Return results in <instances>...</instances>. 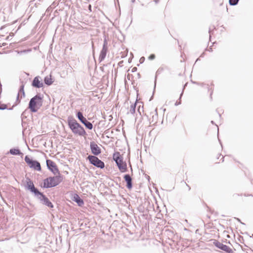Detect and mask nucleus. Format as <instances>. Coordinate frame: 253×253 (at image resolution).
Segmentation results:
<instances>
[{
    "label": "nucleus",
    "mask_w": 253,
    "mask_h": 253,
    "mask_svg": "<svg viewBox=\"0 0 253 253\" xmlns=\"http://www.w3.org/2000/svg\"><path fill=\"white\" fill-rule=\"evenodd\" d=\"M90 147L91 153L94 156H97L101 153V149L98 145L93 141L90 143Z\"/></svg>",
    "instance_id": "11"
},
{
    "label": "nucleus",
    "mask_w": 253,
    "mask_h": 253,
    "mask_svg": "<svg viewBox=\"0 0 253 253\" xmlns=\"http://www.w3.org/2000/svg\"><path fill=\"white\" fill-rule=\"evenodd\" d=\"M25 187L26 189L34 194L35 197L38 199L41 204L50 208H53V205L48 198L35 187L33 181L29 177H26Z\"/></svg>",
    "instance_id": "1"
},
{
    "label": "nucleus",
    "mask_w": 253,
    "mask_h": 253,
    "mask_svg": "<svg viewBox=\"0 0 253 253\" xmlns=\"http://www.w3.org/2000/svg\"><path fill=\"white\" fill-rule=\"evenodd\" d=\"M46 166L49 170H50L54 175L60 174L56 164L51 160H46Z\"/></svg>",
    "instance_id": "9"
},
{
    "label": "nucleus",
    "mask_w": 253,
    "mask_h": 253,
    "mask_svg": "<svg viewBox=\"0 0 253 253\" xmlns=\"http://www.w3.org/2000/svg\"><path fill=\"white\" fill-rule=\"evenodd\" d=\"M41 78L39 76L35 77L32 83V85L36 88L42 87L43 85V83L40 80Z\"/></svg>",
    "instance_id": "12"
},
{
    "label": "nucleus",
    "mask_w": 253,
    "mask_h": 253,
    "mask_svg": "<svg viewBox=\"0 0 253 253\" xmlns=\"http://www.w3.org/2000/svg\"><path fill=\"white\" fill-rule=\"evenodd\" d=\"M237 220H238L239 221H240V219H239V218H237Z\"/></svg>",
    "instance_id": "36"
},
{
    "label": "nucleus",
    "mask_w": 253,
    "mask_h": 253,
    "mask_svg": "<svg viewBox=\"0 0 253 253\" xmlns=\"http://www.w3.org/2000/svg\"><path fill=\"white\" fill-rule=\"evenodd\" d=\"M211 29H210V30H209V33H210V35H211Z\"/></svg>",
    "instance_id": "31"
},
{
    "label": "nucleus",
    "mask_w": 253,
    "mask_h": 253,
    "mask_svg": "<svg viewBox=\"0 0 253 253\" xmlns=\"http://www.w3.org/2000/svg\"><path fill=\"white\" fill-rule=\"evenodd\" d=\"M19 93H18L17 94V97H16V102H15V105L18 104L20 102V100L19 99Z\"/></svg>",
    "instance_id": "26"
},
{
    "label": "nucleus",
    "mask_w": 253,
    "mask_h": 253,
    "mask_svg": "<svg viewBox=\"0 0 253 253\" xmlns=\"http://www.w3.org/2000/svg\"><path fill=\"white\" fill-rule=\"evenodd\" d=\"M24 88V84L23 83H22V84L20 86L19 91L18 93H19V95H20V94H21V98H22V97H25V94Z\"/></svg>",
    "instance_id": "17"
},
{
    "label": "nucleus",
    "mask_w": 253,
    "mask_h": 253,
    "mask_svg": "<svg viewBox=\"0 0 253 253\" xmlns=\"http://www.w3.org/2000/svg\"><path fill=\"white\" fill-rule=\"evenodd\" d=\"M222 250L225 252L226 253H232V249L226 245Z\"/></svg>",
    "instance_id": "22"
},
{
    "label": "nucleus",
    "mask_w": 253,
    "mask_h": 253,
    "mask_svg": "<svg viewBox=\"0 0 253 253\" xmlns=\"http://www.w3.org/2000/svg\"><path fill=\"white\" fill-rule=\"evenodd\" d=\"M7 108V106L6 104H2L0 102V110H3L6 109Z\"/></svg>",
    "instance_id": "25"
},
{
    "label": "nucleus",
    "mask_w": 253,
    "mask_h": 253,
    "mask_svg": "<svg viewBox=\"0 0 253 253\" xmlns=\"http://www.w3.org/2000/svg\"><path fill=\"white\" fill-rule=\"evenodd\" d=\"M145 61V58L144 57H141L139 60L140 63H142Z\"/></svg>",
    "instance_id": "28"
},
{
    "label": "nucleus",
    "mask_w": 253,
    "mask_h": 253,
    "mask_svg": "<svg viewBox=\"0 0 253 253\" xmlns=\"http://www.w3.org/2000/svg\"><path fill=\"white\" fill-rule=\"evenodd\" d=\"M158 2V0H155V2L157 3Z\"/></svg>",
    "instance_id": "35"
},
{
    "label": "nucleus",
    "mask_w": 253,
    "mask_h": 253,
    "mask_svg": "<svg viewBox=\"0 0 253 253\" xmlns=\"http://www.w3.org/2000/svg\"><path fill=\"white\" fill-rule=\"evenodd\" d=\"M76 116L80 120V121L82 124H83L87 128L90 130L92 129V124L86 120V119L83 116V114L81 112H78L76 114Z\"/></svg>",
    "instance_id": "8"
},
{
    "label": "nucleus",
    "mask_w": 253,
    "mask_h": 253,
    "mask_svg": "<svg viewBox=\"0 0 253 253\" xmlns=\"http://www.w3.org/2000/svg\"><path fill=\"white\" fill-rule=\"evenodd\" d=\"M211 123L212 124H214V122H213V121H211Z\"/></svg>",
    "instance_id": "32"
},
{
    "label": "nucleus",
    "mask_w": 253,
    "mask_h": 253,
    "mask_svg": "<svg viewBox=\"0 0 253 253\" xmlns=\"http://www.w3.org/2000/svg\"><path fill=\"white\" fill-rule=\"evenodd\" d=\"M43 97L40 94H37L32 97L29 102L28 108L33 113H36L42 106Z\"/></svg>",
    "instance_id": "3"
},
{
    "label": "nucleus",
    "mask_w": 253,
    "mask_h": 253,
    "mask_svg": "<svg viewBox=\"0 0 253 253\" xmlns=\"http://www.w3.org/2000/svg\"><path fill=\"white\" fill-rule=\"evenodd\" d=\"M164 70V67H160L157 71L156 75V76H155V87L156 86V79H157V75L161 74L163 72Z\"/></svg>",
    "instance_id": "21"
},
{
    "label": "nucleus",
    "mask_w": 253,
    "mask_h": 253,
    "mask_svg": "<svg viewBox=\"0 0 253 253\" xmlns=\"http://www.w3.org/2000/svg\"><path fill=\"white\" fill-rule=\"evenodd\" d=\"M239 0H229V3L230 5H236L238 4Z\"/></svg>",
    "instance_id": "23"
},
{
    "label": "nucleus",
    "mask_w": 253,
    "mask_h": 253,
    "mask_svg": "<svg viewBox=\"0 0 253 253\" xmlns=\"http://www.w3.org/2000/svg\"><path fill=\"white\" fill-rule=\"evenodd\" d=\"M44 83L48 85H50L53 83L52 79L48 76H46L44 78Z\"/></svg>",
    "instance_id": "20"
},
{
    "label": "nucleus",
    "mask_w": 253,
    "mask_h": 253,
    "mask_svg": "<svg viewBox=\"0 0 253 253\" xmlns=\"http://www.w3.org/2000/svg\"><path fill=\"white\" fill-rule=\"evenodd\" d=\"M9 153L12 155H23V153L18 148H12L9 150Z\"/></svg>",
    "instance_id": "16"
},
{
    "label": "nucleus",
    "mask_w": 253,
    "mask_h": 253,
    "mask_svg": "<svg viewBox=\"0 0 253 253\" xmlns=\"http://www.w3.org/2000/svg\"><path fill=\"white\" fill-rule=\"evenodd\" d=\"M219 116L220 117H221V115L219 113Z\"/></svg>",
    "instance_id": "37"
},
{
    "label": "nucleus",
    "mask_w": 253,
    "mask_h": 253,
    "mask_svg": "<svg viewBox=\"0 0 253 253\" xmlns=\"http://www.w3.org/2000/svg\"><path fill=\"white\" fill-rule=\"evenodd\" d=\"M155 58V55L153 54H151L149 56V59L150 60H153Z\"/></svg>",
    "instance_id": "27"
},
{
    "label": "nucleus",
    "mask_w": 253,
    "mask_h": 253,
    "mask_svg": "<svg viewBox=\"0 0 253 253\" xmlns=\"http://www.w3.org/2000/svg\"><path fill=\"white\" fill-rule=\"evenodd\" d=\"M135 1V0H131L132 2H133V3Z\"/></svg>",
    "instance_id": "34"
},
{
    "label": "nucleus",
    "mask_w": 253,
    "mask_h": 253,
    "mask_svg": "<svg viewBox=\"0 0 253 253\" xmlns=\"http://www.w3.org/2000/svg\"><path fill=\"white\" fill-rule=\"evenodd\" d=\"M62 177L61 174H58L55 176H50L43 181V187L49 188L54 187L58 185L62 181Z\"/></svg>",
    "instance_id": "4"
},
{
    "label": "nucleus",
    "mask_w": 253,
    "mask_h": 253,
    "mask_svg": "<svg viewBox=\"0 0 253 253\" xmlns=\"http://www.w3.org/2000/svg\"><path fill=\"white\" fill-rule=\"evenodd\" d=\"M124 178L126 183V187L128 189H130L132 187V178L129 174H126L124 175Z\"/></svg>",
    "instance_id": "13"
},
{
    "label": "nucleus",
    "mask_w": 253,
    "mask_h": 253,
    "mask_svg": "<svg viewBox=\"0 0 253 253\" xmlns=\"http://www.w3.org/2000/svg\"><path fill=\"white\" fill-rule=\"evenodd\" d=\"M150 116H151V119H150V124L155 125L157 122L158 119V113L157 109H156L154 111L150 113Z\"/></svg>",
    "instance_id": "14"
},
{
    "label": "nucleus",
    "mask_w": 253,
    "mask_h": 253,
    "mask_svg": "<svg viewBox=\"0 0 253 253\" xmlns=\"http://www.w3.org/2000/svg\"><path fill=\"white\" fill-rule=\"evenodd\" d=\"M108 42L106 39L104 40L102 48L100 51L98 60L99 62H102L104 60L105 57L106 56L107 51H108V47H107Z\"/></svg>",
    "instance_id": "10"
},
{
    "label": "nucleus",
    "mask_w": 253,
    "mask_h": 253,
    "mask_svg": "<svg viewBox=\"0 0 253 253\" xmlns=\"http://www.w3.org/2000/svg\"><path fill=\"white\" fill-rule=\"evenodd\" d=\"M88 10L90 12H91L92 11V10H91V5L90 4H89L88 5Z\"/></svg>",
    "instance_id": "29"
},
{
    "label": "nucleus",
    "mask_w": 253,
    "mask_h": 253,
    "mask_svg": "<svg viewBox=\"0 0 253 253\" xmlns=\"http://www.w3.org/2000/svg\"><path fill=\"white\" fill-rule=\"evenodd\" d=\"M136 106V101L134 103L130 105L129 110L127 112V114H128V113H130L131 114H134V113L135 112Z\"/></svg>",
    "instance_id": "18"
},
{
    "label": "nucleus",
    "mask_w": 253,
    "mask_h": 253,
    "mask_svg": "<svg viewBox=\"0 0 253 253\" xmlns=\"http://www.w3.org/2000/svg\"><path fill=\"white\" fill-rule=\"evenodd\" d=\"M184 89V88L183 89V90ZM183 91V90L182 91ZM183 94V92H181V94H180V97L178 99V101H177L175 103V106H177L178 105H180L181 104V96Z\"/></svg>",
    "instance_id": "24"
},
{
    "label": "nucleus",
    "mask_w": 253,
    "mask_h": 253,
    "mask_svg": "<svg viewBox=\"0 0 253 253\" xmlns=\"http://www.w3.org/2000/svg\"><path fill=\"white\" fill-rule=\"evenodd\" d=\"M67 123L69 128L74 134L81 136L86 135L84 128L72 116H70L68 117Z\"/></svg>",
    "instance_id": "2"
},
{
    "label": "nucleus",
    "mask_w": 253,
    "mask_h": 253,
    "mask_svg": "<svg viewBox=\"0 0 253 253\" xmlns=\"http://www.w3.org/2000/svg\"><path fill=\"white\" fill-rule=\"evenodd\" d=\"M25 161L30 168L37 171L41 170V164L37 161L31 159L28 156H25Z\"/></svg>",
    "instance_id": "7"
},
{
    "label": "nucleus",
    "mask_w": 253,
    "mask_h": 253,
    "mask_svg": "<svg viewBox=\"0 0 253 253\" xmlns=\"http://www.w3.org/2000/svg\"><path fill=\"white\" fill-rule=\"evenodd\" d=\"M113 160L121 172H125L127 171L126 164L123 162V158L119 152H117L114 154Z\"/></svg>",
    "instance_id": "5"
},
{
    "label": "nucleus",
    "mask_w": 253,
    "mask_h": 253,
    "mask_svg": "<svg viewBox=\"0 0 253 253\" xmlns=\"http://www.w3.org/2000/svg\"><path fill=\"white\" fill-rule=\"evenodd\" d=\"M87 159L91 164L98 168L103 169L105 167L104 162L99 159L95 156L89 155Z\"/></svg>",
    "instance_id": "6"
},
{
    "label": "nucleus",
    "mask_w": 253,
    "mask_h": 253,
    "mask_svg": "<svg viewBox=\"0 0 253 253\" xmlns=\"http://www.w3.org/2000/svg\"><path fill=\"white\" fill-rule=\"evenodd\" d=\"M186 185H187V186L188 187V188H189V190H190V186H189L188 185H187V184H186Z\"/></svg>",
    "instance_id": "33"
},
{
    "label": "nucleus",
    "mask_w": 253,
    "mask_h": 253,
    "mask_svg": "<svg viewBox=\"0 0 253 253\" xmlns=\"http://www.w3.org/2000/svg\"><path fill=\"white\" fill-rule=\"evenodd\" d=\"M73 200L76 202L79 206H82L84 204L83 200L81 199L78 194L74 195Z\"/></svg>",
    "instance_id": "15"
},
{
    "label": "nucleus",
    "mask_w": 253,
    "mask_h": 253,
    "mask_svg": "<svg viewBox=\"0 0 253 253\" xmlns=\"http://www.w3.org/2000/svg\"><path fill=\"white\" fill-rule=\"evenodd\" d=\"M213 244L216 247H217V248H218L221 250L223 249V248H224V247L225 245L223 244L222 243H220L219 241H216V240H215L213 242Z\"/></svg>",
    "instance_id": "19"
},
{
    "label": "nucleus",
    "mask_w": 253,
    "mask_h": 253,
    "mask_svg": "<svg viewBox=\"0 0 253 253\" xmlns=\"http://www.w3.org/2000/svg\"><path fill=\"white\" fill-rule=\"evenodd\" d=\"M137 69V68L136 67H134L132 70V72H134L135 71H136Z\"/></svg>",
    "instance_id": "30"
}]
</instances>
